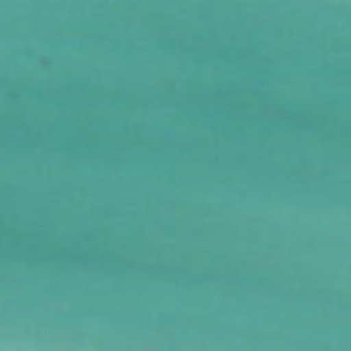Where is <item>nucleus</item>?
Masks as SVG:
<instances>
[{"mask_svg": "<svg viewBox=\"0 0 351 351\" xmlns=\"http://www.w3.org/2000/svg\"><path fill=\"white\" fill-rule=\"evenodd\" d=\"M86 251L84 250V260L86 259Z\"/></svg>", "mask_w": 351, "mask_h": 351, "instance_id": "obj_4", "label": "nucleus"}, {"mask_svg": "<svg viewBox=\"0 0 351 351\" xmlns=\"http://www.w3.org/2000/svg\"><path fill=\"white\" fill-rule=\"evenodd\" d=\"M86 132L84 131V152H86Z\"/></svg>", "mask_w": 351, "mask_h": 351, "instance_id": "obj_1", "label": "nucleus"}, {"mask_svg": "<svg viewBox=\"0 0 351 351\" xmlns=\"http://www.w3.org/2000/svg\"><path fill=\"white\" fill-rule=\"evenodd\" d=\"M84 81L85 82L86 81V77L84 76Z\"/></svg>", "mask_w": 351, "mask_h": 351, "instance_id": "obj_5", "label": "nucleus"}, {"mask_svg": "<svg viewBox=\"0 0 351 351\" xmlns=\"http://www.w3.org/2000/svg\"><path fill=\"white\" fill-rule=\"evenodd\" d=\"M84 128L86 127V112H84Z\"/></svg>", "mask_w": 351, "mask_h": 351, "instance_id": "obj_2", "label": "nucleus"}, {"mask_svg": "<svg viewBox=\"0 0 351 351\" xmlns=\"http://www.w3.org/2000/svg\"><path fill=\"white\" fill-rule=\"evenodd\" d=\"M84 106L86 105V90H84Z\"/></svg>", "mask_w": 351, "mask_h": 351, "instance_id": "obj_3", "label": "nucleus"}]
</instances>
